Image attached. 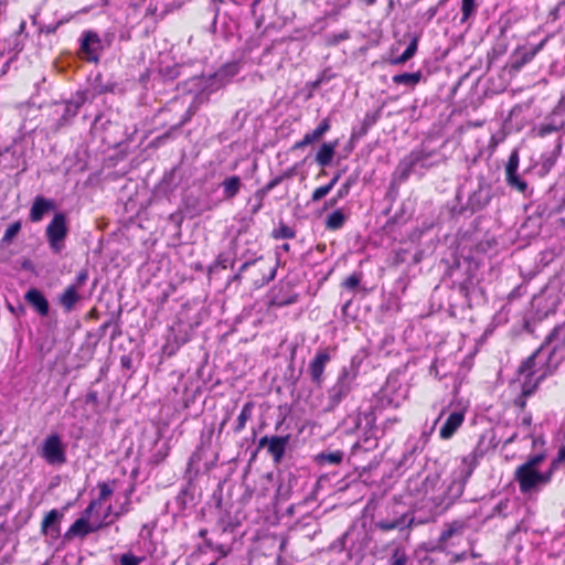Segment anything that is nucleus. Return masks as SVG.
Masks as SVG:
<instances>
[{
    "mask_svg": "<svg viewBox=\"0 0 565 565\" xmlns=\"http://www.w3.org/2000/svg\"><path fill=\"white\" fill-rule=\"evenodd\" d=\"M478 457L477 449L465 456L446 486L440 484V477L437 473L411 478L407 482V492L414 498L413 512L403 513L393 520L375 521V529L383 532L403 531L413 525L435 521L462 495L466 483L477 467Z\"/></svg>",
    "mask_w": 565,
    "mask_h": 565,
    "instance_id": "f257e3e1",
    "label": "nucleus"
},
{
    "mask_svg": "<svg viewBox=\"0 0 565 565\" xmlns=\"http://www.w3.org/2000/svg\"><path fill=\"white\" fill-rule=\"evenodd\" d=\"M565 350V322L554 328L545 342L529 356L519 367L520 375L542 380L551 371L552 358L557 351Z\"/></svg>",
    "mask_w": 565,
    "mask_h": 565,
    "instance_id": "f03ea898",
    "label": "nucleus"
},
{
    "mask_svg": "<svg viewBox=\"0 0 565 565\" xmlns=\"http://www.w3.org/2000/svg\"><path fill=\"white\" fill-rule=\"evenodd\" d=\"M375 422L374 411L349 415L343 420L342 425L345 433H360L358 440L352 446V454L370 451L377 447V441L383 431L375 425Z\"/></svg>",
    "mask_w": 565,
    "mask_h": 565,
    "instance_id": "7ed1b4c3",
    "label": "nucleus"
},
{
    "mask_svg": "<svg viewBox=\"0 0 565 565\" xmlns=\"http://www.w3.org/2000/svg\"><path fill=\"white\" fill-rule=\"evenodd\" d=\"M443 161V156L434 149H427L424 145L420 148L414 149L405 156L396 168L401 180H407L408 177L418 170H427L431 167L439 164Z\"/></svg>",
    "mask_w": 565,
    "mask_h": 565,
    "instance_id": "20e7f679",
    "label": "nucleus"
},
{
    "mask_svg": "<svg viewBox=\"0 0 565 565\" xmlns=\"http://www.w3.org/2000/svg\"><path fill=\"white\" fill-rule=\"evenodd\" d=\"M552 478L553 473L548 468L541 471L519 466L514 472L520 492L526 495L539 493L551 482Z\"/></svg>",
    "mask_w": 565,
    "mask_h": 565,
    "instance_id": "39448f33",
    "label": "nucleus"
},
{
    "mask_svg": "<svg viewBox=\"0 0 565 565\" xmlns=\"http://www.w3.org/2000/svg\"><path fill=\"white\" fill-rule=\"evenodd\" d=\"M356 373L348 367H343L337 379V382L327 391V402L324 409L333 411L349 395L355 381Z\"/></svg>",
    "mask_w": 565,
    "mask_h": 565,
    "instance_id": "423d86ee",
    "label": "nucleus"
},
{
    "mask_svg": "<svg viewBox=\"0 0 565 565\" xmlns=\"http://www.w3.org/2000/svg\"><path fill=\"white\" fill-rule=\"evenodd\" d=\"M68 233L67 220L64 213L54 214L45 230V235L51 250L60 254L65 247V238Z\"/></svg>",
    "mask_w": 565,
    "mask_h": 565,
    "instance_id": "0eeeda50",
    "label": "nucleus"
},
{
    "mask_svg": "<svg viewBox=\"0 0 565 565\" xmlns=\"http://www.w3.org/2000/svg\"><path fill=\"white\" fill-rule=\"evenodd\" d=\"M40 456L52 466L66 462V446L58 434H50L39 450Z\"/></svg>",
    "mask_w": 565,
    "mask_h": 565,
    "instance_id": "6e6552de",
    "label": "nucleus"
},
{
    "mask_svg": "<svg viewBox=\"0 0 565 565\" xmlns=\"http://www.w3.org/2000/svg\"><path fill=\"white\" fill-rule=\"evenodd\" d=\"M25 143L23 139H14L3 151L0 152V167L3 169H26Z\"/></svg>",
    "mask_w": 565,
    "mask_h": 565,
    "instance_id": "1a4fd4ad",
    "label": "nucleus"
},
{
    "mask_svg": "<svg viewBox=\"0 0 565 565\" xmlns=\"http://www.w3.org/2000/svg\"><path fill=\"white\" fill-rule=\"evenodd\" d=\"M23 49L20 32H14L6 38H0V61L3 62L0 66V76L8 72L11 62L17 57L19 52Z\"/></svg>",
    "mask_w": 565,
    "mask_h": 565,
    "instance_id": "9d476101",
    "label": "nucleus"
},
{
    "mask_svg": "<svg viewBox=\"0 0 565 565\" xmlns=\"http://www.w3.org/2000/svg\"><path fill=\"white\" fill-rule=\"evenodd\" d=\"M443 413L439 415V417L434 422V425L433 427L430 428V430L434 429L435 425L438 423V420L440 419ZM430 433L431 431H422L418 436H411L406 444H405V450H404V454H403V457L399 461V466L402 467H408L411 466L415 458L423 452V450L425 449L428 440H429V436H430Z\"/></svg>",
    "mask_w": 565,
    "mask_h": 565,
    "instance_id": "9b49d317",
    "label": "nucleus"
},
{
    "mask_svg": "<svg viewBox=\"0 0 565 565\" xmlns=\"http://www.w3.org/2000/svg\"><path fill=\"white\" fill-rule=\"evenodd\" d=\"M377 397L382 406L396 408L405 399L406 390L401 385L396 376H388Z\"/></svg>",
    "mask_w": 565,
    "mask_h": 565,
    "instance_id": "f8f14e48",
    "label": "nucleus"
},
{
    "mask_svg": "<svg viewBox=\"0 0 565 565\" xmlns=\"http://www.w3.org/2000/svg\"><path fill=\"white\" fill-rule=\"evenodd\" d=\"M79 54L88 62H98L102 51V41L94 31H84L79 40Z\"/></svg>",
    "mask_w": 565,
    "mask_h": 565,
    "instance_id": "ddd939ff",
    "label": "nucleus"
},
{
    "mask_svg": "<svg viewBox=\"0 0 565 565\" xmlns=\"http://www.w3.org/2000/svg\"><path fill=\"white\" fill-rule=\"evenodd\" d=\"M467 524L463 521L455 520L445 525L437 542V548L440 551L447 550L449 546L457 544V541L462 537Z\"/></svg>",
    "mask_w": 565,
    "mask_h": 565,
    "instance_id": "4468645a",
    "label": "nucleus"
},
{
    "mask_svg": "<svg viewBox=\"0 0 565 565\" xmlns=\"http://www.w3.org/2000/svg\"><path fill=\"white\" fill-rule=\"evenodd\" d=\"M289 443V435L287 436H264L258 441V448H267L268 454L273 457L275 463H280L286 448Z\"/></svg>",
    "mask_w": 565,
    "mask_h": 565,
    "instance_id": "2eb2a0df",
    "label": "nucleus"
},
{
    "mask_svg": "<svg viewBox=\"0 0 565 565\" xmlns=\"http://www.w3.org/2000/svg\"><path fill=\"white\" fill-rule=\"evenodd\" d=\"M96 502H90L88 507L85 509L83 516L77 519L68 529L66 536H79L85 537L89 533L96 532L102 527L103 524H94L88 521Z\"/></svg>",
    "mask_w": 565,
    "mask_h": 565,
    "instance_id": "dca6fc26",
    "label": "nucleus"
},
{
    "mask_svg": "<svg viewBox=\"0 0 565 565\" xmlns=\"http://www.w3.org/2000/svg\"><path fill=\"white\" fill-rule=\"evenodd\" d=\"M331 361V354L328 349L319 350L315 358L310 361L308 365V373L310 375L311 381L320 386L324 381V369L328 363Z\"/></svg>",
    "mask_w": 565,
    "mask_h": 565,
    "instance_id": "f3484780",
    "label": "nucleus"
},
{
    "mask_svg": "<svg viewBox=\"0 0 565 565\" xmlns=\"http://www.w3.org/2000/svg\"><path fill=\"white\" fill-rule=\"evenodd\" d=\"M547 39L542 40L533 47H518L511 55L510 66L513 71H520L524 65L530 63L534 56L544 47Z\"/></svg>",
    "mask_w": 565,
    "mask_h": 565,
    "instance_id": "a211bd4d",
    "label": "nucleus"
},
{
    "mask_svg": "<svg viewBox=\"0 0 565 565\" xmlns=\"http://www.w3.org/2000/svg\"><path fill=\"white\" fill-rule=\"evenodd\" d=\"M87 98V90H78L68 100L64 102L63 113L60 119L61 125H66L71 119H73Z\"/></svg>",
    "mask_w": 565,
    "mask_h": 565,
    "instance_id": "6ab92c4d",
    "label": "nucleus"
},
{
    "mask_svg": "<svg viewBox=\"0 0 565 565\" xmlns=\"http://www.w3.org/2000/svg\"><path fill=\"white\" fill-rule=\"evenodd\" d=\"M491 198V185L481 182L479 183L478 189L469 196L468 204L473 211H479L489 204Z\"/></svg>",
    "mask_w": 565,
    "mask_h": 565,
    "instance_id": "aec40b11",
    "label": "nucleus"
},
{
    "mask_svg": "<svg viewBox=\"0 0 565 565\" xmlns=\"http://www.w3.org/2000/svg\"><path fill=\"white\" fill-rule=\"evenodd\" d=\"M564 114V111H557V107H555L552 114L546 117L545 121L539 126V136L545 137L552 132L563 129L565 127V120L562 117Z\"/></svg>",
    "mask_w": 565,
    "mask_h": 565,
    "instance_id": "412c9836",
    "label": "nucleus"
},
{
    "mask_svg": "<svg viewBox=\"0 0 565 565\" xmlns=\"http://www.w3.org/2000/svg\"><path fill=\"white\" fill-rule=\"evenodd\" d=\"M463 420H465V412L459 409V411H454L452 413H450L439 430L440 438L445 439V440L450 439L455 435V433L459 429V427L462 425Z\"/></svg>",
    "mask_w": 565,
    "mask_h": 565,
    "instance_id": "4be33fe9",
    "label": "nucleus"
},
{
    "mask_svg": "<svg viewBox=\"0 0 565 565\" xmlns=\"http://www.w3.org/2000/svg\"><path fill=\"white\" fill-rule=\"evenodd\" d=\"M61 518L62 513L55 509L46 513L41 525L42 533L51 539H56L60 535Z\"/></svg>",
    "mask_w": 565,
    "mask_h": 565,
    "instance_id": "5701e85b",
    "label": "nucleus"
},
{
    "mask_svg": "<svg viewBox=\"0 0 565 565\" xmlns=\"http://www.w3.org/2000/svg\"><path fill=\"white\" fill-rule=\"evenodd\" d=\"M53 209L54 202L52 200L41 195L35 196L29 214L30 221L34 223L40 222Z\"/></svg>",
    "mask_w": 565,
    "mask_h": 565,
    "instance_id": "b1692460",
    "label": "nucleus"
},
{
    "mask_svg": "<svg viewBox=\"0 0 565 565\" xmlns=\"http://www.w3.org/2000/svg\"><path fill=\"white\" fill-rule=\"evenodd\" d=\"M26 302L32 306L42 317L47 316L50 306L44 295L36 288H31L24 296Z\"/></svg>",
    "mask_w": 565,
    "mask_h": 565,
    "instance_id": "393cba45",
    "label": "nucleus"
},
{
    "mask_svg": "<svg viewBox=\"0 0 565 565\" xmlns=\"http://www.w3.org/2000/svg\"><path fill=\"white\" fill-rule=\"evenodd\" d=\"M279 184V180H274L271 179L269 182H267L263 188L258 189L254 195H253V199L249 200V202L254 201L252 207H250V213L253 215L257 214L263 205H264V200L265 198L268 195V193L275 189L277 185Z\"/></svg>",
    "mask_w": 565,
    "mask_h": 565,
    "instance_id": "a878e982",
    "label": "nucleus"
},
{
    "mask_svg": "<svg viewBox=\"0 0 565 565\" xmlns=\"http://www.w3.org/2000/svg\"><path fill=\"white\" fill-rule=\"evenodd\" d=\"M242 186L243 183L238 175L225 178L221 183L223 199L227 201L234 199L239 193Z\"/></svg>",
    "mask_w": 565,
    "mask_h": 565,
    "instance_id": "bb28decb",
    "label": "nucleus"
},
{
    "mask_svg": "<svg viewBox=\"0 0 565 565\" xmlns=\"http://www.w3.org/2000/svg\"><path fill=\"white\" fill-rule=\"evenodd\" d=\"M77 290L78 289L68 286L60 296V305L64 308L65 311H72L75 305L79 301L81 297Z\"/></svg>",
    "mask_w": 565,
    "mask_h": 565,
    "instance_id": "cd10ccee",
    "label": "nucleus"
},
{
    "mask_svg": "<svg viewBox=\"0 0 565 565\" xmlns=\"http://www.w3.org/2000/svg\"><path fill=\"white\" fill-rule=\"evenodd\" d=\"M337 143L324 142L316 154V161L321 167H327L331 163Z\"/></svg>",
    "mask_w": 565,
    "mask_h": 565,
    "instance_id": "c85d7f7f",
    "label": "nucleus"
},
{
    "mask_svg": "<svg viewBox=\"0 0 565 565\" xmlns=\"http://www.w3.org/2000/svg\"><path fill=\"white\" fill-rule=\"evenodd\" d=\"M348 216L341 209H338L330 213L326 218V227L330 231H337L343 227Z\"/></svg>",
    "mask_w": 565,
    "mask_h": 565,
    "instance_id": "c756f323",
    "label": "nucleus"
},
{
    "mask_svg": "<svg viewBox=\"0 0 565 565\" xmlns=\"http://www.w3.org/2000/svg\"><path fill=\"white\" fill-rule=\"evenodd\" d=\"M253 408H254V405L252 403H246L243 406V408H242V411H241V413H239V415H238V417L236 419V425L234 427V431L235 433H241L245 428L246 423L252 417Z\"/></svg>",
    "mask_w": 565,
    "mask_h": 565,
    "instance_id": "7c9ffc66",
    "label": "nucleus"
},
{
    "mask_svg": "<svg viewBox=\"0 0 565 565\" xmlns=\"http://www.w3.org/2000/svg\"><path fill=\"white\" fill-rule=\"evenodd\" d=\"M420 72L402 73L393 76V82L398 85L415 86L420 81Z\"/></svg>",
    "mask_w": 565,
    "mask_h": 565,
    "instance_id": "2f4dec72",
    "label": "nucleus"
},
{
    "mask_svg": "<svg viewBox=\"0 0 565 565\" xmlns=\"http://www.w3.org/2000/svg\"><path fill=\"white\" fill-rule=\"evenodd\" d=\"M505 180L510 188L519 191L520 193H525L527 183L521 178L518 171L514 173H505Z\"/></svg>",
    "mask_w": 565,
    "mask_h": 565,
    "instance_id": "473e14b6",
    "label": "nucleus"
},
{
    "mask_svg": "<svg viewBox=\"0 0 565 565\" xmlns=\"http://www.w3.org/2000/svg\"><path fill=\"white\" fill-rule=\"evenodd\" d=\"M354 183V180L352 179H348L341 186L340 189L338 190L337 192V195L332 199H330L329 201L326 202V209H329V207H333L334 205H337L338 201L345 198L349 192H350V189L352 186V184Z\"/></svg>",
    "mask_w": 565,
    "mask_h": 565,
    "instance_id": "72a5a7b5",
    "label": "nucleus"
},
{
    "mask_svg": "<svg viewBox=\"0 0 565 565\" xmlns=\"http://www.w3.org/2000/svg\"><path fill=\"white\" fill-rule=\"evenodd\" d=\"M343 460L342 451H330V452H321L318 455V461L320 463H330V465H339Z\"/></svg>",
    "mask_w": 565,
    "mask_h": 565,
    "instance_id": "f704fd0d",
    "label": "nucleus"
},
{
    "mask_svg": "<svg viewBox=\"0 0 565 565\" xmlns=\"http://www.w3.org/2000/svg\"><path fill=\"white\" fill-rule=\"evenodd\" d=\"M417 51V40L413 39L406 50L399 56L392 60V64H403L411 60Z\"/></svg>",
    "mask_w": 565,
    "mask_h": 565,
    "instance_id": "c9c22d12",
    "label": "nucleus"
},
{
    "mask_svg": "<svg viewBox=\"0 0 565 565\" xmlns=\"http://www.w3.org/2000/svg\"><path fill=\"white\" fill-rule=\"evenodd\" d=\"M22 224L20 221L13 222L8 226L2 238H1V245H9L12 239L18 235V233L21 231Z\"/></svg>",
    "mask_w": 565,
    "mask_h": 565,
    "instance_id": "e433bc0d",
    "label": "nucleus"
},
{
    "mask_svg": "<svg viewBox=\"0 0 565 565\" xmlns=\"http://www.w3.org/2000/svg\"><path fill=\"white\" fill-rule=\"evenodd\" d=\"M477 11L476 0H462L461 3V22L469 20Z\"/></svg>",
    "mask_w": 565,
    "mask_h": 565,
    "instance_id": "4c0bfd02",
    "label": "nucleus"
},
{
    "mask_svg": "<svg viewBox=\"0 0 565 565\" xmlns=\"http://www.w3.org/2000/svg\"><path fill=\"white\" fill-rule=\"evenodd\" d=\"M531 425L532 415L527 412H523L522 415L520 416L518 427L524 434V437H531Z\"/></svg>",
    "mask_w": 565,
    "mask_h": 565,
    "instance_id": "58836bf2",
    "label": "nucleus"
},
{
    "mask_svg": "<svg viewBox=\"0 0 565 565\" xmlns=\"http://www.w3.org/2000/svg\"><path fill=\"white\" fill-rule=\"evenodd\" d=\"M408 556L403 547H396L390 558L391 565H406Z\"/></svg>",
    "mask_w": 565,
    "mask_h": 565,
    "instance_id": "ea45409f",
    "label": "nucleus"
},
{
    "mask_svg": "<svg viewBox=\"0 0 565 565\" xmlns=\"http://www.w3.org/2000/svg\"><path fill=\"white\" fill-rule=\"evenodd\" d=\"M329 129L330 120L328 118H324L313 131L308 132V136L311 138L312 141H316L319 140Z\"/></svg>",
    "mask_w": 565,
    "mask_h": 565,
    "instance_id": "a19ab883",
    "label": "nucleus"
},
{
    "mask_svg": "<svg viewBox=\"0 0 565 565\" xmlns=\"http://www.w3.org/2000/svg\"><path fill=\"white\" fill-rule=\"evenodd\" d=\"M350 38V32L344 30L340 33L328 34L326 36V43L330 46H335L340 42L345 41Z\"/></svg>",
    "mask_w": 565,
    "mask_h": 565,
    "instance_id": "79ce46f5",
    "label": "nucleus"
},
{
    "mask_svg": "<svg viewBox=\"0 0 565 565\" xmlns=\"http://www.w3.org/2000/svg\"><path fill=\"white\" fill-rule=\"evenodd\" d=\"M200 97L198 96L193 103L188 107L186 111L184 113V115L182 116V118L180 119V121L175 125L177 128H180L182 127L183 125H185L188 121L191 120L192 116L196 113L198 108H199V105H198V99Z\"/></svg>",
    "mask_w": 565,
    "mask_h": 565,
    "instance_id": "37998d69",
    "label": "nucleus"
},
{
    "mask_svg": "<svg viewBox=\"0 0 565 565\" xmlns=\"http://www.w3.org/2000/svg\"><path fill=\"white\" fill-rule=\"evenodd\" d=\"M545 456L542 454H536L533 456H530L525 462L520 465V467H525L534 470H540L541 463L544 461Z\"/></svg>",
    "mask_w": 565,
    "mask_h": 565,
    "instance_id": "c03bdc74",
    "label": "nucleus"
},
{
    "mask_svg": "<svg viewBox=\"0 0 565 565\" xmlns=\"http://www.w3.org/2000/svg\"><path fill=\"white\" fill-rule=\"evenodd\" d=\"M519 163H520V157H519V151L518 149H514L510 157H509V160L507 162V166H505V173H514L518 171L519 169Z\"/></svg>",
    "mask_w": 565,
    "mask_h": 565,
    "instance_id": "a18cd8bd",
    "label": "nucleus"
},
{
    "mask_svg": "<svg viewBox=\"0 0 565 565\" xmlns=\"http://www.w3.org/2000/svg\"><path fill=\"white\" fill-rule=\"evenodd\" d=\"M273 236L275 238H285V239L294 238L295 231L291 227H289L285 224H281L277 230L274 231Z\"/></svg>",
    "mask_w": 565,
    "mask_h": 565,
    "instance_id": "49530a36",
    "label": "nucleus"
},
{
    "mask_svg": "<svg viewBox=\"0 0 565 565\" xmlns=\"http://www.w3.org/2000/svg\"><path fill=\"white\" fill-rule=\"evenodd\" d=\"M98 489H99L98 499L94 501V502H96V504L102 503L103 501L107 500L114 492L113 488L106 482L99 483Z\"/></svg>",
    "mask_w": 565,
    "mask_h": 565,
    "instance_id": "de8ad7c7",
    "label": "nucleus"
},
{
    "mask_svg": "<svg viewBox=\"0 0 565 565\" xmlns=\"http://www.w3.org/2000/svg\"><path fill=\"white\" fill-rule=\"evenodd\" d=\"M361 279H362V274L361 273H353L352 275H350L344 281H343V286L348 289H355L360 282H361Z\"/></svg>",
    "mask_w": 565,
    "mask_h": 565,
    "instance_id": "09e8293b",
    "label": "nucleus"
},
{
    "mask_svg": "<svg viewBox=\"0 0 565 565\" xmlns=\"http://www.w3.org/2000/svg\"><path fill=\"white\" fill-rule=\"evenodd\" d=\"M143 561L142 557L136 556L131 553H125L120 556V565H139Z\"/></svg>",
    "mask_w": 565,
    "mask_h": 565,
    "instance_id": "8fccbe9b",
    "label": "nucleus"
},
{
    "mask_svg": "<svg viewBox=\"0 0 565 565\" xmlns=\"http://www.w3.org/2000/svg\"><path fill=\"white\" fill-rule=\"evenodd\" d=\"M331 192V189L326 184L322 186L317 188L312 195H311V202L316 203L321 201L324 196H327Z\"/></svg>",
    "mask_w": 565,
    "mask_h": 565,
    "instance_id": "3c124183",
    "label": "nucleus"
},
{
    "mask_svg": "<svg viewBox=\"0 0 565 565\" xmlns=\"http://www.w3.org/2000/svg\"><path fill=\"white\" fill-rule=\"evenodd\" d=\"M532 394V390L523 387L522 395L515 398L514 404L523 412H525L526 397Z\"/></svg>",
    "mask_w": 565,
    "mask_h": 565,
    "instance_id": "603ef678",
    "label": "nucleus"
},
{
    "mask_svg": "<svg viewBox=\"0 0 565 565\" xmlns=\"http://www.w3.org/2000/svg\"><path fill=\"white\" fill-rule=\"evenodd\" d=\"M87 279H88V270L86 268H84L77 274L75 281L73 284H71L70 286L78 289L87 281Z\"/></svg>",
    "mask_w": 565,
    "mask_h": 565,
    "instance_id": "864d4df0",
    "label": "nucleus"
},
{
    "mask_svg": "<svg viewBox=\"0 0 565 565\" xmlns=\"http://www.w3.org/2000/svg\"><path fill=\"white\" fill-rule=\"evenodd\" d=\"M130 492H127L125 494V502L121 504V507L119 508V510L115 511L114 512V516L116 519H118L119 516L126 514L128 511H129V505H130Z\"/></svg>",
    "mask_w": 565,
    "mask_h": 565,
    "instance_id": "5fc2aeb1",
    "label": "nucleus"
},
{
    "mask_svg": "<svg viewBox=\"0 0 565 565\" xmlns=\"http://www.w3.org/2000/svg\"><path fill=\"white\" fill-rule=\"evenodd\" d=\"M565 460V447H562L558 450L557 457L552 460L548 469L552 470V473L554 475L555 470L558 468V465Z\"/></svg>",
    "mask_w": 565,
    "mask_h": 565,
    "instance_id": "6e6d98bb",
    "label": "nucleus"
},
{
    "mask_svg": "<svg viewBox=\"0 0 565 565\" xmlns=\"http://www.w3.org/2000/svg\"><path fill=\"white\" fill-rule=\"evenodd\" d=\"M447 1H448V0H439V1H438V3H437V6H435V7H430V8L425 12L426 20H427L428 22H429V21H431V20L436 17V14H437V12H438L439 8H440V7H443Z\"/></svg>",
    "mask_w": 565,
    "mask_h": 565,
    "instance_id": "4d7b16f0",
    "label": "nucleus"
},
{
    "mask_svg": "<svg viewBox=\"0 0 565 565\" xmlns=\"http://www.w3.org/2000/svg\"><path fill=\"white\" fill-rule=\"evenodd\" d=\"M295 175H296V167H291V168L285 170L281 174L275 177L274 180H279V184H280L285 179H291Z\"/></svg>",
    "mask_w": 565,
    "mask_h": 565,
    "instance_id": "13d9d810",
    "label": "nucleus"
},
{
    "mask_svg": "<svg viewBox=\"0 0 565 565\" xmlns=\"http://www.w3.org/2000/svg\"><path fill=\"white\" fill-rule=\"evenodd\" d=\"M207 544L215 551H217L222 556H226L230 552V547L223 545V544H218V545H213L211 542H207Z\"/></svg>",
    "mask_w": 565,
    "mask_h": 565,
    "instance_id": "bf43d9fd",
    "label": "nucleus"
},
{
    "mask_svg": "<svg viewBox=\"0 0 565 565\" xmlns=\"http://www.w3.org/2000/svg\"><path fill=\"white\" fill-rule=\"evenodd\" d=\"M313 141L311 140V138L308 136V134H306L303 136V138L300 140V141H297L294 146L295 149H299V148H303L310 143H312Z\"/></svg>",
    "mask_w": 565,
    "mask_h": 565,
    "instance_id": "052dcab7",
    "label": "nucleus"
},
{
    "mask_svg": "<svg viewBox=\"0 0 565 565\" xmlns=\"http://www.w3.org/2000/svg\"><path fill=\"white\" fill-rule=\"evenodd\" d=\"M376 121V116L366 115L363 121V131L365 134L370 126H372Z\"/></svg>",
    "mask_w": 565,
    "mask_h": 565,
    "instance_id": "680f3d73",
    "label": "nucleus"
},
{
    "mask_svg": "<svg viewBox=\"0 0 565 565\" xmlns=\"http://www.w3.org/2000/svg\"><path fill=\"white\" fill-rule=\"evenodd\" d=\"M224 2H225V0H212L213 11H214V22L216 21L218 12H220L218 4L224 3Z\"/></svg>",
    "mask_w": 565,
    "mask_h": 565,
    "instance_id": "e2e57ef3",
    "label": "nucleus"
},
{
    "mask_svg": "<svg viewBox=\"0 0 565 565\" xmlns=\"http://www.w3.org/2000/svg\"><path fill=\"white\" fill-rule=\"evenodd\" d=\"M349 4V2H345V3H332L333 6V13L337 14L339 13L341 10H343L344 8H347V6Z\"/></svg>",
    "mask_w": 565,
    "mask_h": 565,
    "instance_id": "0e129e2a",
    "label": "nucleus"
},
{
    "mask_svg": "<svg viewBox=\"0 0 565 565\" xmlns=\"http://www.w3.org/2000/svg\"><path fill=\"white\" fill-rule=\"evenodd\" d=\"M340 173H337L335 175H333V178L330 180V182L327 184L331 190L334 188V185L338 183L339 179H340Z\"/></svg>",
    "mask_w": 565,
    "mask_h": 565,
    "instance_id": "69168bd1",
    "label": "nucleus"
},
{
    "mask_svg": "<svg viewBox=\"0 0 565 565\" xmlns=\"http://www.w3.org/2000/svg\"><path fill=\"white\" fill-rule=\"evenodd\" d=\"M557 111H564L565 113V95L559 99L558 104L556 105Z\"/></svg>",
    "mask_w": 565,
    "mask_h": 565,
    "instance_id": "338daca9",
    "label": "nucleus"
},
{
    "mask_svg": "<svg viewBox=\"0 0 565 565\" xmlns=\"http://www.w3.org/2000/svg\"><path fill=\"white\" fill-rule=\"evenodd\" d=\"M254 263H255V260H252V262H245V263L241 266V268H239V270H238V271H239V274H242L243 271H245V270H246V269H247L252 264H254Z\"/></svg>",
    "mask_w": 565,
    "mask_h": 565,
    "instance_id": "774afa93",
    "label": "nucleus"
}]
</instances>
